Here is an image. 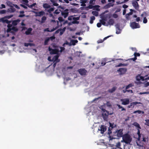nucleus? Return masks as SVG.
I'll list each match as a JSON object with an SVG mask.
<instances>
[{
    "instance_id": "obj_1",
    "label": "nucleus",
    "mask_w": 149,
    "mask_h": 149,
    "mask_svg": "<svg viewBox=\"0 0 149 149\" xmlns=\"http://www.w3.org/2000/svg\"><path fill=\"white\" fill-rule=\"evenodd\" d=\"M20 21L19 19L12 21L11 23H8L7 26L8 29L6 30L7 33L10 32L13 34L15 35V32H17L18 30V29L15 26Z\"/></svg>"
},
{
    "instance_id": "obj_2",
    "label": "nucleus",
    "mask_w": 149,
    "mask_h": 149,
    "mask_svg": "<svg viewBox=\"0 0 149 149\" xmlns=\"http://www.w3.org/2000/svg\"><path fill=\"white\" fill-rule=\"evenodd\" d=\"M122 137V140L121 142H124L126 144H130L132 141L131 136L127 133L124 134Z\"/></svg>"
},
{
    "instance_id": "obj_3",
    "label": "nucleus",
    "mask_w": 149,
    "mask_h": 149,
    "mask_svg": "<svg viewBox=\"0 0 149 149\" xmlns=\"http://www.w3.org/2000/svg\"><path fill=\"white\" fill-rule=\"evenodd\" d=\"M133 125L135 127L138 128L137 129L138 131L137 134L138 136V139L140 140H141L142 141L145 142L146 141V139L144 136H143L142 138H141V136L140 134V129H141V128L139 124L138 123L135 122L133 123ZM142 136H143V135H142Z\"/></svg>"
},
{
    "instance_id": "obj_4",
    "label": "nucleus",
    "mask_w": 149,
    "mask_h": 149,
    "mask_svg": "<svg viewBox=\"0 0 149 149\" xmlns=\"http://www.w3.org/2000/svg\"><path fill=\"white\" fill-rule=\"evenodd\" d=\"M123 129H120L119 130H116V131L113 133V136H116L117 137L113 138L112 139H119L122 137L123 135Z\"/></svg>"
},
{
    "instance_id": "obj_5",
    "label": "nucleus",
    "mask_w": 149,
    "mask_h": 149,
    "mask_svg": "<svg viewBox=\"0 0 149 149\" xmlns=\"http://www.w3.org/2000/svg\"><path fill=\"white\" fill-rule=\"evenodd\" d=\"M53 48H55V49H52L50 47H49L48 48V50L50 52L51 54H58L59 52V49L58 48L59 47L58 46L53 45L52 46Z\"/></svg>"
},
{
    "instance_id": "obj_6",
    "label": "nucleus",
    "mask_w": 149,
    "mask_h": 149,
    "mask_svg": "<svg viewBox=\"0 0 149 149\" xmlns=\"http://www.w3.org/2000/svg\"><path fill=\"white\" fill-rule=\"evenodd\" d=\"M13 17V15H7L4 17H3L0 18L1 20L3 23H6L7 24L11 23L12 20L9 21L7 19H10Z\"/></svg>"
},
{
    "instance_id": "obj_7",
    "label": "nucleus",
    "mask_w": 149,
    "mask_h": 149,
    "mask_svg": "<svg viewBox=\"0 0 149 149\" xmlns=\"http://www.w3.org/2000/svg\"><path fill=\"white\" fill-rule=\"evenodd\" d=\"M102 111L103 112L102 113V115L103 118L104 120L107 121L108 120V116L109 115H112L113 114V112L112 113H109V112L107 111L104 109H102Z\"/></svg>"
},
{
    "instance_id": "obj_8",
    "label": "nucleus",
    "mask_w": 149,
    "mask_h": 149,
    "mask_svg": "<svg viewBox=\"0 0 149 149\" xmlns=\"http://www.w3.org/2000/svg\"><path fill=\"white\" fill-rule=\"evenodd\" d=\"M130 26L133 29L139 28L140 27L139 23H136L135 22H131Z\"/></svg>"
},
{
    "instance_id": "obj_9",
    "label": "nucleus",
    "mask_w": 149,
    "mask_h": 149,
    "mask_svg": "<svg viewBox=\"0 0 149 149\" xmlns=\"http://www.w3.org/2000/svg\"><path fill=\"white\" fill-rule=\"evenodd\" d=\"M108 1L110 3L104 6V7L105 9L108 8L114 5L115 1Z\"/></svg>"
},
{
    "instance_id": "obj_10",
    "label": "nucleus",
    "mask_w": 149,
    "mask_h": 149,
    "mask_svg": "<svg viewBox=\"0 0 149 149\" xmlns=\"http://www.w3.org/2000/svg\"><path fill=\"white\" fill-rule=\"evenodd\" d=\"M107 127L105 125H102L98 128V130L100 131L101 134H103L106 130Z\"/></svg>"
},
{
    "instance_id": "obj_11",
    "label": "nucleus",
    "mask_w": 149,
    "mask_h": 149,
    "mask_svg": "<svg viewBox=\"0 0 149 149\" xmlns=\"http://www.w3.org/2000/svg\"><path fill=\"white\" fill-rule=\"evenodd\" d=\"M69 10L68 9H65L64 11H61V15L63 16L64 18H66L68 15Z\"/></svg>"
},
{
    "instance_id": "obj_12",
    "label": "nucleus",
    "mask_w": 149,
    "mask_h": 149,
    "mask_svg": "<svg viewBox=\"0 0 149 149\" xmlns=\"http://www.w3.org/2000/svg\"><path fill=\"white\" fill-rule=\"evenodd\" d=\"M78 72L81 75H84L86 74L87 71L84 68H81L78 70Z\"/></svg>"
},
{
    "instance_id": "obj_13",
    "label": "nucleus",
    "mask_w": 149,
    "mask_h": 149,
    "mask_svg": "<svg viewBox=\"0 0 149 149\" xmlns=\"http://www.w3.org/2000/svg\"><path fill=\"white\" fill-rule=\"evenodd\" d=\"M34 13L36 14L35 16L36 17H41L45 14V12L44 11H41L39 12H37L33 11Z\"/></svg>"
},
{
    "instance_id": "obj_14",
    "label": "nucleus",
    "mask_w": 149,
    "mask_h": 149,
    "mask_svg": "<svg viewBox=\"0 0 149 149\" xmlns=\"http://www.w3.org/2000/svg\"><path fill=\"white\" fill-rule=\"evenodd\" d=\"M58 10H56L54 11V15H56L55 14L57 15L59 14L60 12H61L64 9V8L63 7H61L60 6L58 7Z\"/></svg>"
},
{
    "instance_id": "obj_15",
    "label": "nucleus",
    "mask_w": 149,
    "mask_h": 149,
    "mask_svg": "<svg viewBox=\"0 0 149 149\" xmlns=\"http://www.w3.org/2000/svg\"><path fill=\"white\" fill-rule=\"evenodd\" d=\"M109 125L110 126L109 128V132H108V134H109L112 133V132L111 130L113 128L116 127V125H114L113 123H109Z\"/></svg>"
},
{
    "instance_id": "obj_16",
    "label": "nucleus",
    "mask_w": 149,
    "mask_h": 149,
    "mask_svg": "<svg viewBox=\"0 0 149 149\" xmlns=\"http://www.w3.org/2000/svg\"><path fill=\"white\" fill-rule=\"evenodd\" d=\"M121 101L122 102V104L123 105L128 104L130 103L129 99L128 98L121 99Z\"/></svg>"
},
{
    "instance_id": "obj_17",
    "label": "nucleus",
    "mask_w": 149,
    "mask_h": 149,
    "mask_svg": "<svg viewBox=\"0 0 149 149\" xmlns=\"http://www.w3.org/2000/svg\"><path fill=\"white\" fill-rule=\"evenodd\" d=\"M117 71L120 72L121 74H123L127 71V69L125 68H120L117 70Z\"/></svg>"
},
{
    "instance_id": "obj_18",
    "label": "nucleus",
    "mask_w": 149,
    "mask_h": 149,
    "mask_svg": "<svg viewBox=\"0 0 149 149\" xmlns=\"http://www.w3.org/2000/svg\"><path fill=\"white\" fill-rule=\"evenodd\" d=\"M114 23V21L113 19H109L108 22L107 23L106 26H108L109 25H113Z\"/></svg>"
},
{
    "instance_id": "obj_19",
    "label": "nucleus",
    "mask_w": 149,
    "mask_h": 149,
    "mask_svg": "<svg viewBox=\"0 0 149 149\" xmlns=\"http://www.w3.org/2000/svg\"><path fill=\"white\" fill-rule=\"evenodd\" d=\"M137 1H133L132 3V5L136 9H137L139 8V5Z\"/></svg>"
},
{
    "instance_id": "obj_20",
    "label": "nucleus",
    "mask_w": 149,
    "mask_h": 149,
    "mask_svg": "<svg viewBox=\"0 0 149 149\" xmlns=\"http://www.w3.org/2000/svg\"><path fill=\"white\" fill-rule=\"evenodd\" d=\"M58 28V26H56L55 28H53L51 30H49V29L48 28H47L46 29H44V31L45 32L47 31L49 32H52L55 30L57 29Z\"/></svg>"
},
{
    "instance_id": "obj_21",
    "label": "nucleus",
    "mask_w": 149,
    "mask_h": 149,
    "mask_svg": "<svg viewBox=\"0 0 149 149\" xmlns=\"http://www.w3.org/2000/svg\"><path fill=\"white\" fill-rule=\"evenodd\" d=\"M117 88V87L116 86H113L112 88L109 89L108 91V92L112 93L114 92Z\"/></svg>"
},
{
    "instance_id": "obj_22",
    "label": "nucleus",
    "mask_w": 149,
    "mask_h": 149,
    "mask_svg": "<svg viewBox=\"0 0 149 149\" xmlns=\"http://www.w3.org/2000/svg\"><path fill=\"white\" fill-rule=\"evenodd\" d=\"M59 56L57 55L55 56L53 58V60L54 61H56V62H59V60L58 59Z\"/></svg>"
},
{
    "instance_id": "obj_23",
    "label": "nucleus",
    "mask_w": 149,
    "mask_h": 149,
    "mask_svg": "<svg viewBox=\"0 0 149 149\" xmlns=\"http://www.w3.org/2000/svg\"><path fill=\"white\" fill-rule=\"evenodd\" d=\"M78 42V41L77 40H71V43L70 45V46H71L72 45H75L76 43Z\"/></svg>"
},
{
    "instance_id": "obj_24",
    "label": "nucleus",
    "mask_w": 149,
    "mask_h": 149,
    "mask_svg": "<svg viewBox=\"0 0 149 149\" xmlns=\"http://www.w3.org/2000/svg\"><path fill=\"white\" fill-rule=\"evenodd\" d=\"M32 30V29L31 28H28L27 30L25 31V33L26 35H29L31 31Z\"/></svg>"
},
{
    "instance_id": "obj_25",
    "label": "nucleus",
    "mask_w": 149,
    "mask_h": 149,
    "mask_svg": "<svg viewBox=\"0 0 149 149\" xmlns=\"http://www.w3.org/2000/svg\"><path fill=\"white\" fill-rule=\"evenodd\" d=\"M128 65V64H122L121 63H120L119 64L117 65H115L116 67H118L120 66H127Z\"/></svg>"
},
{
    "instance_id": "obj_26",
    "label": "nucleus",
    "mask_w": 149,
    "mask_h": 149,
    "mask_svg": "<svg viewBox=\"0 0 149 149\" xmlns=\"http://www.w3.org/2000/svg\"><path fill=\"white\" fill-rule=\"evenodd\" d=\"M133 113H138V114H144V112L143 111H141V110H138L137 111H135L133 112Z\"/></svg>"
},
{
    "instance_id": "obj_27",
    "label": "nucleus",
    "mask_w": 149,
    "mask_h": 149,
    "mask_svg": "<svg viewBox=\"0 0 149 149\" xmlns=\"http://www.w3.org/2000/svg\"><path fill=\"white\" fill-rule=\"evenodd\" d=\"M49 41V38H47L45 40L44 42V45H48V42Z\"/></svg>"
},
{
    "instance_id": "obj_28",
    "label": "nucleus",
    "mask_w": 149,
    "mask_h": 149,
    "mask_svg": "<svg viewBox=\"0 0 149 149\" xmlns=\"http://www.w3.org/2000/svg\"><path fill=\"white\" fill-rule=\"evenodd\" d=\"M140 79H137V81H139L141 80L142 81H144V80H148L147 79V77L146 78H144V77L141 76L140 77H139Z\"/></svg>"
},
{
    "instance_id": "obj_29",
    "label": "nucleus",
    "mask_w": 149,
    "mask_h": 149,
    "mask_svg": "<svg viewBox=\"0 0 149 149\" xmlns=\"http://www.w3.org/2000/svg\"><path fill=\"white\" fill-rule=\"evenodd\" d=\"M6 3L7 5L9 6L10 7H13V5H14V4H13L9 1H7Z\"/></svg>"
},
{
    "instance_id": "obj_30",
    "label": "nucleus",
    "mask_w": 149,
    "mask_h": 149,
    "mask_svg": "<svg viewBox=\"0 0 149 149\" xmlns=\"http://www.w3.org/2000/svg\"><path fill=\"white\" fill-rule=\"evenodd\" d=\"M43 7L45 8H49L50 7V6L47 3H44L43 5Z\"/></svg>"
},
{
    "instance_id": "obj_31",
    "label": "nucleus",
    "mask_w": 149,
    "mask_h": 149,
    "mask_svg": "<svg viewBox=\"0 0 149 149\" xmlns=\"http://www.w3.org/2000/svg\"><path fill=\"white\" fill-rule=\"evenodd\" d=\"M95 19V17L94 16H91L90 18V22L91 24H93V20Z\"/></svg>"
},
{
    "instance_id": "obj_32",
    "label": "nucleus",
    "mask_w": 149,
    "mask_h": 149,
    "mask_svg": "<svg viewBox=\"0 0 149 149\" xmlns=\"http://www.w3.org/2000/svg\"><path fill=\"white\" fill-rule=\"evenodd\" d=\"M47 19V17L45 16H43L41 18V22L42 23H44Z\"/></svg>"
},
{
    "instance_id": "obj_33",
    "label": "nucleus",
    "mask_w": 149,
    "mask_h": 149,
    "mask_svg": "<svg viewBox=\"0 0 149 149\" xmlns=\"http://www.w3.org/2000/svg\"><path fill=\"white\" fill-rule=\"evenodd\" d=\"M92 14L94 15L95 16H97L98 15V12L96 11H93L92 12Z\"/></svg>"
},
{
    "instance_id": "obj_34",
    "label": "nucleus",
    "mask_w": 149,
    "mask_h": 149,
    "mask_svg": "<svg viewBox=\"0 0 149 149\" xmlns=\"http://www.w3.org/2000/svg\"><path fill=\"white\" fill-rule=\"evenodd\" d=\"M102 20L104 21H106L107 20V16L106 15H103L102 17Z\"/></svg>"
},
{
    "instance_id": "obj_35",
    "label": "nucleus",
    "mask_w": 149,
    "mask_h": 149,
    "mask_svg": "<svg viewBox=\"0 0 149 149\" xmlns=\"http://www.w3.org/2000/svg\"><path fill=\"white\" fill-rule=\"evenodd\" d=\"M80 2L81 3V6H86L85 3H86L87 1H81Z\"/></svg>"
},
{
    "instance_id": "obj_36",
    "label": "nucleus",
    "mask_w": 149,
    "mask_h": 149,
    "mask_svg": "<svg viewBox=\"0 0 149 149\" xmlns=\"http://www.w3.org/2000/svg\"><path fill=\"white\" fill-rule=\"evenodd\" d=\"M51 22H53L54 23H56L57 25V26L58 27V21H56L54 20H53V19H52L51 20Z\"/></svg>"
},
{
    "instance_id": "obj_37",
    "label": "nucleus",
    "mask_w": 149,
    "mask_h": 149,
    "mask_svg": "<svg viewBox=\"0 0 149 149\" xmlns=\"http://www.w3.org/2000/svg\"><path fill=\"white\" fill-rule=\"evenodd\" d=\"M54 10V8H50L49 9L47 10V11L49 13H50L51 12L53 11Z\"/></svg>"
},
{
    "instance_id": "obj_38",
    "label": "nucleus",
    "mask_w": 149,
    "mask_h": 149,
    "mask_svg": "<svg viewBox=\"0 0 149 149\" xmlns=\"http://www.w3.org/2000/svg\"><path fill=\"white\" fill-rule=\"evenodd\" d=\"M48 38H49V40H50L52 41L53 40H54L55 38V37L54 36H51L50 37H48Z\"/></svg>"
},
{
    "instance_id": "obj_39",
    "label": "nucleus",
    "mask_w": 149,
    "mask_h": 149,
    "mask_svg": "<svg viewBox=\"0 0 149 149\" xmlns=\"http://www.w3.org/2000/svg\"><path fill=\"white\" fill-rule=\"evenodd\" d=\"M132 86H133L132 84H130L126 86L125 89H128L129 88H130V87H132Z\"/></svg>"
},
{
    "instance_id": "obj_40",
    "label": "nucleus",
    "mask_w": 149,
    "mask_h": 149,
    "mask_svg": "<svg viewBox=\"0 0 149 149\" xmlns=\"http://www.w3.org/2000/svg\"><path fill=\"white\" fill-rule=\"evenodd\" d=\"M118 28V29L116 30V33L117 34H119L120 33H121V30L120 29L119 27L117 28Z\"/></svg>"
},
{
    "instance_id": "obj_41",
    "label": "nucleus",
    "mask_w": 149,
    "mask_h": 149,
    "mask_svg": "<svg viewBox=\"0 0 149 149\" xmlns=\"http://www.w3.org/2000/svg\"><path fill=\"white\" fill-rule=\"evenodd\" d=\"M100 22L101 23V24H102V25L104 26H106L107 23H106L105 21H104L102 20H100Z\"/></svg>"
},
{
    "instance_id": "obj_42",
    "label": "nucleus",
    "mask_w": 149,
    "mask_h": 149,
    "mask_svg": "<svg viewBox=\"0 0 149 149\" xmlns=\"http://www.w3.org/2000/svg\"><path fill=\"white\" fill-rule=\"evenodd\" d=\"M79 19H80V17L79 16V17H73L72 18V19L73 20L77 21V20H79Z\"/></svg>"
},
{
    "instance_id": "obj_43",
    "label": "nucleus",
    "mask_w": 149,
    "mask_h": 149,
    "mask_svg": "<svg viewBox=\"0 0 149 149\" xmlns=\"http://www.w3.org/2000/svg\"><path fill=\"white\" fill-rule=\"evenodd\" d=\"M58 19L59 21L60 22H62L64 21V19H63V17H59L58 18Z\"/></svg>"
},
{
    "instance_id": "obj_44",
    "label": "nucleus",
    "mask_w": 149,
    "mask_h": 149,
    "mask_svg": "<svg viewBox=\"0 0 149 149\" xmlns=\"http://www.w3.org/2000/svg\"><path fill=\"white\" fill-rule=\"evenodd\" d=\"M148 20L146 17H144L143 18V22L144 23L146 24Z\"/></svg>"
},
{
    "instance_id": "obj_45",
    "label": "nucleus",
    "mask_w": 149,
    "mask_h": 149,
    "mask_svg": "<svg viewBox=\"0 0 149 149\" xmlns=\"http://www.w3.org/2000/svg\"><path fill=\"white\" fill-rule=\"evenodd\" d=\"M6 10H3L0 11V13L1 14H3L6 13Z\"/></svg>"
},
{
    "instance_id": "obj_46",
    "label": "nucleus",
    "mask_w": 149,
    "mask_h": 149,
    "mask_svg": "<svg viewBox=\"0 0 149 149\" xmlns=\"http://www.w3.org/2000/svg\"><path fill=\"white\" fill-rule=\"evenodd\" d=\"M11 7V8H10V11L11 12H14L16 10L15 9L13 8V7Z\"/></svg>"
},
{
    "instance_id": "obj_47",
    "label": "nucleus",
    "mask_w": 149,
    "mask_h": 149,
    "mask_svg": "<svg viewBox=\"0 0 149 149\" xmlns=\"http://www.w3.org/2000/svg\"><path fill=\"white\" fill-rule=\"evenodd\" d=\"M72 23L73 24H78L79 23V22L77 21L73 20V21L72 22Z\"/></svg>"
},
{
    "instance_id": "obj_48",
    "label": "nucleus",
    "mask_w": 149,
    "mask_h": 149,
    "mask_svg": "<svg viewBox=\"0 0 149 149\" xmlns=\"http://www.w3.org/2000/svg\"><path fill=\"white\" fill-rule=\"evenodd\" d=\"M55 1H51L53 3V5L54 6H58V4L54 3Z\"/></svg>"
},
{
    "instance_id": "obj_49",
    "label": "nucleus",
    "mask_w": 149,
    "mask_h": 149,
    "mask_svg": "<svg viewBox=\"0 0 149 149\" xmlns=\"http://www.w3.org/2000/svg\"><path fill=\"white\" fill-rule=\"evenodd\" d=\"M146 123L145 124L147 125H149V119H146L145 120Z\"/></svg>"
},
{
    "instance_id": "obj_50",
    "label": "nucleus",
    "mask_w": 149,
    "mask_h": 149,
    "mask_svg": "<svg viewBox=\"0 0 149 149\" xmlns=\"http://www.w3.org/2000/svg\"><path fill=\"white\" fill-rule=\"evenodd\" d=\"M149 86V82H148L147 83H145L144 84V86L145 87H146Z\"/></svg>"
},
{
    "instance_id": "obj_51",
    "label": "nucleus",
    "mask_w": 149,
    "mask_h": 149,
    "mask_svg": "<svg viewBox=\"0 0 149 149\" xmlns=\"http://www.w3.org/2000/svg\"><path fill=\"white\" fill-rule=\"evenodd\" d=\"M73 15H71L70 16H69L68 17V19L69 20H71L72 19V18L73 17Z\"/></svg>"
},
{
    "instance_id": "obj_52",
    "label": "nucleus",
    "mask_w": 149,
    "mask_h": 149,
    "mask_svg": "<svg viewBox=\"0 0 149 149\" xmlns=\"http://www.w3.org/2000/svg\"><path fill=\"white\" fill-rule=\"evenodd\" d=\"M134 55V56L136 57L137 56H140V54L139 53L136 52L135 53Z\"/></svg>"
},
{
    "instance_id": "obj_53",
    "label": "nucleus",
    "mask_w": 149,
    "mask_h": 149,
    "mask_svg": "<svg viewBox=\"0 0 149 149\" xmlns=\"http://www.w3.org/2000/svg\"><path fill=\"white\" fill-rule=\"evenodd\" d=\"M139 103H140V102H134L132 103V104L133 105V107H134V106Z\"/></svg>"
},
{
    "instance_id": "obj_54",
    "label": "nucleus",
    "mask_w": 149,
    "mask_h": 149,
    "mask_svg": "<svg viewBox=\"0 0 149 149\" xmlns=\"http://www.w3.org/2000/svg\"><path fill=\"white\" fill-rule=\"evenodd\" d=\"M139 103H140V102H134L132 103V104L133 105V107H134V106Z\"/></svg>"
},
{
    "instance_id": "obj_55",
    "label": "nucleus",
    "mask_w": 149,
    "mask_h": 149,
    "mask_svg": "<svg viewBox=\"0 0 149 149\" xmlns=\"http://www.w3.org/2000/svg\"><path fill=\"white\" fill-rule=\"evenodd\" d=\"M36 4V3H33L30 5H27V6L29 7L32 8Z\"/></svg>"
},
{
    "instance_id": "obj_56",
    "label": "nucleus",
    "mask_w": 149,
    "mask_h": 149,
    "mask_svg": "<svg viewBox=\"0 0 149 149\" xmlns=\"http://www.w3.org/2000/svg\"><path fill=\"white\" fill-rule=\"evenodd\" d=\"M59 48L61 49L59 51V52H62L65 49V48L64 47H59Z\"/></svg>"
},
{
    "instance_id": "obj_57",
    "label": "nucleus",
    "mask_w": 149,
    "mask_h": 149,
    "mask_svg": "<svg viewBox=\"0 0 149 149\" xmlns=\"http://www.w3.org/2000/svg\"><path fill=\"white\" fill-rule=\"evenodd\" d=\"M106 105L107 106L110 107H111V105L109 102H107L106 103Z\"/></svg>"
},
{
    "instance_id": "obj_58",
    "label": "nucleus",
    "mask_w": 149,
    "mask_h": 149,
    "mask_svg": "<svg viewBox=\"0 0 149 149\" xmlns=\"http://www.w3.org/2000/svg\"><path fill=\"white\" fill-rule=\"evenodd\" d=\"M120 146V143L119 142L117 143L116 145V147L118 148H119Z\"/></svg>"
},
{
    "instance_id": "obj_59",
    "label": "nucleus",
    "mask_w": 149,
    "mask_h": 149,
    "mask_svg": "<svg viewBox=\"0 0 149 149\" xmlns=\"http://www.w3.org/2000/svg\"><path fill=\"white\" fill-rule=\"evenodd\" d=\"M101 25H102V24L100 22L98 23L97 24V26L99 28L101 26Z\"/></svg>"
},
{
    "instance_id": "obj_60",
    "label": "nucleus",
    "mask_w": 149,
    "mask_h": 149,
    "mask_svg": "<svg viewBox=\"0 0 149 149\" xmlns=\"http://www.w3.org/2000/svg\"><path fill=\"white\" fill-rule=\"evenodd\" d=\"M94 7V6L91 5H89L88 6V8L89 9H92Z\"/></svg>"
},
{
    "instance_id": "obj_61",
    "label": "nucleus",
    "mask_w": 149,
    "mask_h": 149,
    "mask_svg": "<svg viewBox=\"0 0 149 149\" xmlns=\"http://www.w3.org/2000/svg\"><path fill=\"white\" fill-rule=\"evenodd\" d=\"M106 63L105 62V61H103L102 62L101 64L103 66L105 65L106 64Z\"/></svg>"
},
{
    "instance_id": "obj_62",
    "label": "nucleus",
    "mask_w": 149,
    "mask_h": 149,
    "mask_svg": "<svg viewBox=\"0 0 149 149\" xmlns=\"http://www.w3.org/2000/svg\"><path fill=\"white\" fill-rule=\"evenodd\" d=\"M20 6H22V7H23V8H24L25 9H26L27 8V6L25 5H23V4H20Z\"/></svg>"
},
{
    "instance_id": "obj_63",
    "label": "nucleus",
    "mask_w": 149,
    "mask_h": 149,
    "mask_svg": "<svg viewBox=\"0 0 149 149\" xmlns=\"http://www.w3.org/2000/svg\"><path fill=\"white\" fill-rule=\"evenodd\" d=\"M113 17L115 18H117L118 17V15L116 14H114L113 15Z\"/></svg>"
},
{
    "instance_id": "obj_64",
    "label": "nucleus",
    "mask_w": 149,
    "mask_h": 149,
    "mask_svg": "<svg viewBox=\"0 0 149 149\" xmlns=\"http://www.w3.org/2000/svg\"><path fill=\"white\" fill-rule=\"evenodd\" d=\"M126 19L127 20H129L130 19V17L129 15H128L127 14L126 15Z\"/></svg>"
}]
</instances>
